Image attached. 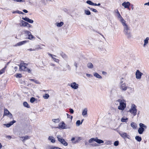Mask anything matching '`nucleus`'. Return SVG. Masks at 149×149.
Wrapping results in <instances>:
<instances>
[{
    "label": "nucleus",
    "mask_w": 149,
    "mask_h": 149,
    "mask_svg": "<svg viewBox=\"0 0 149 149\" xmlns=\"http://www.w3.org/2000/svg\"><path fill=\"white\" fill-rule=\"evenodd\" d=\"M121 24L123 27V31L124 34L128 38L131 37L132 36L130 31V27L129 25L127 24L125 21L121 23Z\"/></svg>",
    "instance_id": "obj_1"
},
{
    "label": "nucleus",
    "mask_w": 149,
    "mask_h": 149,
    "mask_svg": "<svg viewBox=\"0 0 149 149\" xmlns=\"http://www.w3.org/2000/svg\"><path fill=\"white\" fill-rule=\"evenodd\" d=\"M116 102H119V105L118 107V109L120 110H123L126 107V102L125 100L123 99H119Z\"/></svg>",
    "instance_id": "obj_2"
},
{
    "label": "nucleus",
    "mask_w": 149,
    "mask_h": 149,
    "mask_svg": "<svg viewBox=\"0 0 149 149\" xmlns=\"http://www.w3.org/2000/svg\"><path fill=\"white\" fill-rule=\"evenodd\" d=\"M136 107L134 104H132L131 108L129 110V111L133 114L134 116H135L136 114L137 110L136 109Z\"/></svg>",
    "instance_id": "obj_3"
},
{
    "label": "nucleus",
    "mask_w": 149,
    "mask_h": 149,
    "mask_svg": "<svg viewBox=\"0 0 149 149\" xmlns=\"http://www.w3.org/2000/svg\"><path fill=\"white\" fill-rule=\"evenodd\" d=\"M27 64L23 62H21L19 65V70L20 71H25L28 70V68H27Z\"/></svg>",
    "instance_id": "obj_4"
},
{
    "label": "nucleus",
    "mask_w": 149,
    "mask_h": 149,
    "mask_svg": "<svg viewBox=\"0 0 149 149\" xmlns=\"http://www.w3.org/2000/svg\"><path fill=\"white\" fill-rule=\"evenodd\" d=\"M119 88L122 91H126L128 88H129L131 89H132L131 88L128 87L127 86L126 84L125 83H123V82H121Z\"/></svg>",
    "instance_id": "obj_5"
},
{
    "label": "nucleus",
    "mask_w": 149,
    "mask_h": 149,
    "mask_svg": "<svg viewBox=\"0 0 149 149\" xmlns=\"http://www.w3.org/2000/svg\"><path fill=\"white\" fill-rule=\"evenodd\" d=\"M4 115L7 116L10 118H13L12 115L6 109H4Z\"/></svg>",
    "instance_id": "obj_6"
},
{
    "label": "nucleus",
    "mask_w": 149,
    "mask_h": 149,
    "mask_svg": "<svg viewBox=\"0 0 149 149\" xmlns=\"http://www.w3.org/2000/svg\"><path fill=\"white\" fill-rule=\"evenodd\" d=\"M58 128L59 129H67L68 127L66 126V125L63 122L60 123L58 125Z\"/></svg>",
    "instance_id": "obj_7"
},
{
    "label": "nucleus",
    "mask_w": 149,
    "mask_h": 149,
    "mask_svg": "<svg viewBox=\"0 0 149 149\" xmlns=\"http://www.w3.org/2000/svg\"><path fill=\"white\" fill-rule=\"evenodd\" d=\"M136 78L137 79H140L141 76L143 74L139 70H137L136 72Z\"/></svg>",
    "instance_id": "obj_8"
},
{
    "label": "nucleus",
    "mask_w": 149,
    "mask_h": 149,
    "mask_svg": "<svg viewBox=\"0 0 149 149\" xmlns=\"http://www.w3.org/2000/svg\"><path fill=\"white\" fill-rule=\"evenodd\" d=\"M79 85L75 82H73L71 83L70 86L73 89H77L79 88Z\"/></svg>",
    "instance_id": "obj_9"
},
{
    "label": "nucleus",
    "mask_w": 149,
    "mask_h": 149,
    "mask_svg": "<svg viewBox=\"0 0 149 149\" xmlns=\"http://www.w3.org/2000/svg\"><path fill=\"white\" fill-rule=\"evenodd\" d=\"M24 32L28 36V39L31 40L34 38V36L31 34V33L30 31L27 30H24Z\"/></svg>",
    "instance_id": "obj_10"
},
{
    "label": "nucleus",
    "mask_w": 149,
    "mask_h": 149,
    "mask_svg": "<svg viewBox=\"0 0 149 149\" xmlns=\"http://www.w3.org/2000/svg\"><path fill=\"white\" fill-rule=\"evenodd\" d=\"M28 41V40H24L22 41H21L17 43L15 45H14V46H20L26 44Z\"/></svg>",
    "instance_id": "obj_11"
},
{
    "label": "nucleus",
    "mask_w": 149,
    "mask_h": 149,
    "mask_svg": "<svg viewBox=\"0 0 149 149\" xmlns=\"http://www.w3.org/2000/svg\"><path fill=\"white\" fill-rule=\"evenodd\" d=\"M21 138L20 140L23 142L24 143L25 141L30 139V137L26 136H25L19 137Z\"/></svg>",
    "instance_id": "obj_12"
},
{
    "label": "nucleus",
    "mask_w": 149,
    "mask_h": 149,
    "mask_svg": "<svg viewBox=\"0 0 149 149\" xmlns=\"http://www.w3.org/2000/svg\"><path fill=\"white\" fill-rule=\"evenodd\" d=\"M22 19L30 23H33V20L29 19V18L27 17H22Z\"/></svg>",
    "instance_id": "obj_13"
},
{
    "label": "nucleus",
    "mask_w": 149,
    "mask_h": 149,
    "mask_svg": "<svg viewBox=\"0 0 149 149\" xmlns=\"http://www.w3.org/2000/svg\"><path fill=\"white\" fill-rule=\"evenodd\" d=\"M130 3L129 2H124L122 4V6L124 7L125 8H128V6L130 5Z\"/></svg>",
    "instance_id": "obj_14"
},
{
    "label": "nucleus",
    "mask_w": 149,
    "mask_h": 149,
    "mask_svg": "<svg viewBox=\"0 0 149 149\" xmlns=\"http://www.w3.org/2000/svg\"><path fill=\"white\" fill-rule=\"evenodd\" d=\"M117 16L119 18V20L121 23H122L125 21L121 16L120 13H118L117 14Z\"/></svg>",
    "instance_id": "obj_15"
},
{
    "label": "nucleus",
    "mask_w": 149,
    "mask_h": 149,
    "mask_svg": "<svg viewBox=\"0 0 149 149\" xmlns=\"http://www.w3.org/2000/svg\"><path fill=\"white\" fill-rule=\"evenodd\" d=\"M16 121L15 120H13V121L10 122V123L4 124V125H5L7 127H10L14 123H15Z\"/></svg>",
    "instance_id": "obj_16"
},
{
    "label": "nucleus",
    "mask_w": 149,
    "mask_h": 149,
    "mask_svg": "<svg viewBox=\"0 0 149 149\" xmlns=\"http://www.w3.org/2000/svg\"><path fill=\"white\" fill-rule=\"evenodd\" d=\"M37 47L35 48L36 50H38L39 49H43L44 47H45V45H37Z\"/></svg>",
    "instance_id": "obj_17"
},
{
    "label": "nucleus",
    "mask_w": 149,
    "mask_h": 149,
    "mask_svg": "<svg viewBox=\"0 0 149 149\" xmlns=\"http://www.w3.org/2000/svg\"><path fill=\"white\" fill-rule=\"evenodd\" d=\"M149 40V38L148 37H146L145 39L144 40V43L143 45L144 47H145L146 45L148 42V40Z\"/></svg>",
    "instance_id": "obj_18"
},
{
    "label": "nucleus",
    "mask_w": 149,
    "mask_h": 149,
    "mask_svg": "<svg viewBox=\"0 0 149 149\" xmlns=\"http://www.w3.org/2000/svg\"><path fill=\"white\" fill-rule=\"evenodd\" d=\"M57 137L58 141L61 143H62V142H63L64 139H63L62 137H61L60 135H58Z\"/></svg>",
    "instance_id": "obj_19"
},
{
    "label": "nucleus",
    "mask_w": 149,
    "mask_h": 149,
    "mask_svg": "<svg viewBox=\"0 0 149 149\" xmlns=\"http://www.w3.org/2000/svg\"><path fill=\"white\" fill-rule=\"evenodd\" d=\"M60 54L63 58L65 59L67 58V56L62 52H61L60 53Z\"/></svg>",
    "instance_id": "obj_20"
},
{
    "label": "nucleus",
    "mask_w": 149,
    "mask_h": 149,
    "mask_svg": "<svg viewBox=\"0 0 149 149\" xmlns=\"http://www.w3.org/2000/svg\"><path fill=\"white\" fill-rule=\"evenodd\" d=\"M87 109L86 108L83 111L82 114L84 117H86L87 116Z\"/></svg>",
    "instance_id": "obj_21"
},
{
    "label": "nucleus",
    "mask_w": 149,
    "mask_h": 149,
    "mask_svg": "<svg viewBox=\"0 0 149 149\" xmlns=\"http://www.w3.org/2000/svg\"><path fill=\"white\" fill-rule=\"evenodd\" d=\"M130 125L133 129H136L137 127L136 124L134 122H132L131 123Z\"/></svg>",
    "instance_id": "obj_22"
},
{
    "label": "nucleus",
    "mask_w": 149,
    "mask_h": 149,
    "mask_svg": "<svg viewBox=\"0 0 149 149\" xmlns=\"http://www.w3.org/2000/svg\"><path fill=\"white\" fill-rule=\"evenodd\" d=\"M145 129L143 128L139 127L138 130V132L140 134H142Z\"/></svg>",
    "instance_id": "obj_23"
},
{
    "label": "nucleus",
    "mask_w": 149,
    "mask_h": 149,
    "mask_svg": "<svg viewBox=\"0 0 149 149\" xmlns=\"http://www.w3.org/2000/svg\"><path fill=\"white\" fill-rule=\"evenodd\" d=\"M95 142L99 144L103 143L104 142L103 140L98 139L97 137H96Z\"/></svg>",
    "instance_id": "obj_24"
},
{
    "label": "nucleus",
    "mask_w": 149,
    "mask_h": 149,
    "mask_svg": "<svg viewBox=\"0 0 149 149\" xmlns=\"http://www.w3.org/2000/svg\"><path fill=\"white\" fill-rule=\"evenodd\" d=\"M94 76L97 78L101 79L102 78V77L97 73H94L93 74Z\"/></svg>",
    "instance_id": "obj_25"
},
{
    "label": "nucleus",
    "mask_w": 149,
    "mask_h": 149,
    "mask_svg": "<svg viewBox=\"0 0 149 149\" xmlns=\"http://www.w3.org/2000/svg\"><path fill=\"white\" fill-rule=\"evenodd\" d=\"M119 134L121 137L124 138H125L127 137V134L126 133L124 132L122 133H120Z\"/></svg>",
    "instance_id": "obj_26"
},
{
    "label": "nucleus",
    "mask_w": 149,
    "mask_h": 149,
    "mask_svg": "<svg viewBox=\"0 0 149 149\" xmlns=\"http://www.w3.org/2000/svg\"><path fill=\"white\" fill-rule=\"evenodd\" d=\"M21 23L22 24V25H20L21 26H27V25H28V23L26 22L23 20L21 21Z\"/></svg>",
    "instance_id": "obj_27"
},
{
    "label": "nucleus",
    "mask_w": 149,
    "mask_h": 149,
    "mask_svg": "<svg viewBox=\"0 0 149 149\" xmlns=\"http://www.w3.org/2000/svg\"><path fill=\"white\" fill-rule=\"evenodd\" d=\"M128 118L125 117L122 118L121 119V121L122 122H126L127 121Z\"/></svg>",
    "instance_id": "obj_28"
},
{
    "label": "nucleus",
    "mask_w": 149,
    "mask_h": 149,
    "mask_svg": "<svg viewBox=\"0 0 149 149\" xmlns=\"http://www.w3.org/2000/svg\"><path fill=\"white\" fill-rule=\"evenodd\" d=\"M49 140H50L51 142L52 143H54L55 141V139L53 136H49L48 138Z\"/></svg>",
    "instance_id": "obj_29"
},
{
    "label": "nucleus",
    "mask_w": 149,
    "mask_h": 149,
    "mask_svg": "<svg viewBox=\"0 0 149 149\" xmlns=\"http://www.w3.org/2000/svg\"><path fill=\"white\" fill-rule=\"evenodd\" d=\"M64 24V23L63 22H61L59 23H56V25L58 27H61Z\"/></svg>",
    "instance_id": "obj_30"
},
{
    "label": "nucleus",
    "mask_w": 149,
    "mask_h": 149,
    "mask_svg": "<svg viewBox=\"0 0 149 149\" xmlns=\"http://www.w3.org/2000/svg\"><path fill=\"white\" fill-rule=\"evenodd\" d=\"M139 126L141 128H143L146 129L147 128V127L146 125L142 123H140L139 124Z\"/></svg>",
    "instance_id": "obj_31"
},
{
    "label": "nucleus",
    "mask_w": 149,
    "mask_h": 149,
    "mask_svg": "<svg viewBox=\"0 0 149 149\" xmlns=\"http://www.w3.org/2000/svg\"><path fill=\"white\" fill-rule=\"evenodd\" d=\"M135 139L138 141L140 142L141 140V138L139 136H136L135 137Z\"/></svg>",
    "instance_id": "obj_32"
},
{
    "label": "nucleus",
    "mask_w": 149,
    "mask_h": 149,
    "mask_svg": "<svg viewBox=\"0 0 149 149\" xmlns=\"http://www.w3.org/2000/svg\"><path fill=\"white\" fill-rule=\"evenodd\" d=\"M87 67L89 68H92L93 66V64L91 63H89L87 64Z\"/></svg>",
    "instance_id": "obj_33"
},
{
    "label": "nucleus",
    "mask_w": 149,
    "mask_h": 149,
    "mask_svg": "<svg viewBox=\"0 0 149 149\" xmlns=\"http://www.w3.org/2000/svg\"><path fill=\"white\" fill-rule=\"evenodd\" d=\"M51 1V0H42V2L45 5H46L48 1Z\"/></svg>",
    "instance_id": "obj_34"
},
{
    "label": "nucleus",
    "mask_w": 149,
    "mask_h": 149,
    "mask_svg": "<svg viewBox=\"0 0 149 149\" xmlns=\"http://www.w3.org/2000/svg\"><path fill=\"white\" fill-rule=\"evenodd\" d=\"M96 138H91L88 141V142L89 143H91L93 142V141H95Z\"/></svg>",
    "instance_id": "obj_35"
},
{
    "label": "nucleus",
    "mask_w": 149,
    "mask_h": 149,
    "mask_svg": "<svg viewBox=\"0 0 149 149\" xmlns=\"http://www.w3.org/2000/svg\"><path fill=\"white\" fill-rule=\"evenodd\" d=\"M52 121L55 123H58L60 121V120L59 118L56 119H53L52 120Z\"/></svg>",
    "instance_id": "obj_36"
},
{
    "label": "nucleus",
    "mask_w": 149,
    "mask_h": 149,
    "mask_svg": "<svg viewBox=\"0 0 149 149\" xmlns=\"http://www.w3.org/2000/svg\"><path fill=\"white\" fill-rule=\"evenodd\" d=\"M6 68V67H5L4 68H3L0 70V74H1L5 72V71Z\"/></svg>",
    "instance_id": "obj_37"
},
{
    "label": "nucleus",
    "mask_w": 149,
    "mask_h": 149,
    "mask_svg": "<svg viewBox=\"0 0 149 149\" xmlns=\"http://www.w3.org/2000/svg\"><path fill=\"white\" fill-rule=\"evenodd\" d=\"M37 99L33 97H32L30 100V102L32 103H33L35 100H36Z\"/></svg>",
    "instance_id": "obj_38"
},
{
    "label": "nucleus",
    "mask_w": 149,
    "mask_h": 149,
    "mask_svg": "<svg viewBox=\"0 0 149 149\" xmlns=\"http://www.w3.org/2000/svg\"><path fill=\"white\" fill-rule=\"evenodd\" d=\"M23 105L25 107H26L27 108H29L30 107L27 103L26 102H25L23 103Z\"/></svg>",
    "instance_id": "obj_39"
},
{
    "label": "nucleus",
    "mask_w": 149,
    "mask_h": 149,
    "mask_svg": "<svg viewBox=\"0 0 149 149\" xmlns=\"http://www.w3.org/2000/svg\"><path fill=\"white\" fill-rule=\"evenodd\" d=\"M84 12L85 14L87 15H89L91 14V12L89 10H85Z\"/></svg>",
    "instance_id": "obj_40"
},
{
    "label": "nucleus",
    "mask_w": 149,
    "mask_h": 149,
    "mask_svg": "<svg viewBox=\"0 0 149 149\" xmlns=\"http://www.w3.org/2000/svg\"><path fill=\"white\" fill-rule=\"evenodd\" d=\"M80 124H81V123L80 121V120H78L76 122V125L77 126H79Z\"/></svg>",
    "instance_id": "obj_41"
},
{
    "label": "nucleus",
    "mask_w": 149,
    "mask_h": 149,
    "mask_svg": "<svg viewBox=\"0 0 149 149\" xmlns=\"http://www.w3.org/2000/svg\"><path fill=\"white\" fill-rule=\"evenodd\" d=\"M49 97V95L48 94L46 93L43 95V97L45 99H48Z\"/></svg>",
    "instance_id": "obj_42"
},
{
    "label": "nucleus",
    "mask_w": 149,
    "mask_h": 149,
    "mask_svg": "<svg viewBox=\"0 0 149 149\" xmlns=\"http://www.w3.org/2000/svg\"><path fill=\"white\" fill-rule=\"evenodd\" d=\"M86 3H87L89 4V5H93V3L91 1L88 0L86 1Z\"/></svg>",
    "instance_id": "obj_43"
},
{
    "label": "nucleus",
    "mask_w": 149,
    "mask_h": 149,
    "mask_svg": "<svg viewBox=\"0 0 149 149\" xmlns=\"http://www.w3.org/2000/svg\"><path fill=\"white\" fill-rule=\"evenodd\" d=\"M62 144H63L64 146H67L68 145V143L66 142L65 141V140L64 139L63 142H62Z\"/></svg>",
    "instance_id": "obj_44"
},
{
    "label": "nucleus",
    "mask_w": 149,
    "mask_h": 149,
    "mask_svg": "<svg viewBox=\"0 0 149 149\" xmlns=\"http://www.w3.org/2000/svg\"><path fill=\"white\" fill-rule=\"evenodd\" d=\"M91 10H92L93 12L95 13L97 12V11L95 9H93L92 8H90V7H88Z\"/></svg>",
    "instance_id": "obj_45"
},
{
    "label": "nucleus",
    "mask_w": 149,
    "mask_h": 149,
    "mask_svg": "<svg viewBox=\"0 0 149 149\" xmlns=\"http://www.w3.org/2000/svg\"><path fill=\"white\" fill-rule=\"evenodd\" d=\"M54 57H54V58H53V60L56 63H59V60L58 59Z\"/></svg>",
    "instance_id": "obj_46"
},
{
    "label": "nucleus",
    "mask_w": 149,
    "mask_h": 149,
    "mask_svg": "<svg viewBox=\"0 0 149 149\" xmlns=\"http://www.w3.org/2000/svg\"><path fill=\"white\" fill-rule=\"evenodd\" d=\"M90 146L92 147H95L97 146V144L96 143H93L91 144Z\"/></svg>",
    "instance_id": "obj_47"
},
{
    "label": "nucleus",
    "mask_w": 149,
    "mask_h": 149,
    "mask_svg": "<svg viewBox=\"0 0 149 149\" xmlns=\"http://www.w3.org/2000/svg\"><path fill=\"white\" fill-rule=\"evenodd\" d=\"M13 1H16V2H24V0H12Z\"/></svg>",
    "instance_id": "obj_48"
},
{
    "label": "nucleus",
    "mask_w": 149,
    "mask_h": 149,
    "mask_svg": "<svg viewBox=\"0 0 149 149\" xmlns=\"http://www.w3.org/2000/svg\"><path fill=\"white\" fill-rule=\"evenodd\" d=\"M119 142L118 141H116L114 143V145L115 146H117L118 145Z\"/></svg>",
    "instance_id": "obj_49"
},
{
    "label": "nucleus",
    "mask_w": 149,
    "mask_h": 149,
    "mask_svg": "<svg viewBox=\"0 0 149 149\" xmlns=\"http://www.w3.org/2000/svg\"><path fill=\"white\" fill-rule=\"evenodd\" d=\"M30 81H34L36 83V84H38V81H37V80H35V79H30Z\"/></svg>",
    "instance_id": "obj_50"
},
{
    "label": "nucleus",
    "mask_w": 149,
    "mask_h": 149,
    "mask_svg": "<svg viewBox=\"0 0 149 149\" xmlns=\"http://www.w3.org/2000/svg\"><path fill=\"white\" fill-rule=\"evenodd\" d=\"M16 77H19L20 78L22 77L21 74L19 73H17L16 75Z\"/></svg>",
    "instance_id": "obj_51"
},
{
    "label": "nucleus",
    "mask_w": 149,
    "mask_h": 149,
    "mask_svg": "<svg viewBox=\"0 0 149 149\" xmlns=\"http://www.w3.org/2000/svg\"><path fill=\"white\" fill-rule=\"evenodd\" d=\"M48 54L49 56H50L52 57V59H53V58H54V57H56V56L54 55H52L50 53H49Z\"/></svg>",
    "instance_id": "obj_52"
},
{
    "label": "nucleus",
    "mask_w": 149,
    "mask_h": 149,
    "mask_svg": "<svg viewBox=\"0 0 149 149\" xmlns=\"http://www.w3.org/2000/svg\"><path fill=\"white\" fill-rule=\"evenodd\" d=\"M48 54L49 56H50L52 57V59H53V58H54V57H56V56L54 55H52L50 53H49Z\"/></svg>",
    "instance_id": "obj_53"
},
{
    "label": "nucleus",
    "mask_w": 149,
    "mask_h": 149,
    "mask_svg": "<svg viewBox=\"0 0 149 149\" xmlns=\"http://www.w3.org/2000/svg\"><path fill=\"white\" fill-rule=\"evenodd\" d=\"M111 143V141H108L106 142V143L107 145H110Z\"/></svg>",
    "instance_id": "obj_54"
},
{
    "label": "nucleus",
    "mask_w": 149,
    "mask_h": 149,
    "mask_svg": "<svg viewBox=\"0 0 149 149\" xmlns=\"http://www.w3.org/2000/svg\"><path fill=\"white\" fill-rule=\"evenodd\" d=\"M66 114H67L68 118H70L71 120L72 119V118H73L72 116H70V115H69L68 113H67Z\"/></svg>",
    "instance_id": "obj_55"
},
{
    "label": "nucleus",
    "mask_w": 149,
    "mask_h": 149,
    "mask_svg": "<svg viewBox=\"0 0 149 149\" xmlns=\"http://www.w3.org/2000/svg\"><path fill=\"white\" fill-rule=\"evenodd\" d=\"M69 110H70V112L71 113H74V110L70 108Z\"/></svg>",
    "instance_id": "obj_56"
},
{
    "label": "nucleus",
    "mask_w": 149,
    "mask_h": 149,
    "mask_svg": "<svg viewBox=\"0 0 149 149\" xmlns=\"http://www.w3.org/2000/svg\"><path fill=\"white\" fill-rule=\"evenodd\" d=\"M74 65L76 67V69L77 67V64L76 62H74Z\"/></svg>",
    "instance_id": "obj_57"
},
{
    "label": "nucleus",
    "mask_w": 149,
    "mask_h": 149,
    "mask_svg": "<svg viewBox=\"0 0 149 149\" xmlns=\"http://www.w3.org/2000/svg\"><path fill=\"white\" fill-rule=\"evenodd\" d=\"M36 50V49H35H35H32V48H30V49H28V50L29 51H35Z\"/></svg>",
    "instance_id": "obj_58"
},
{
    "label": "nucleus",
    "mask_w": 149,
    "mask_h": 149,
    "mask_svg": "<svg viewBox=\"0 0 149 149\" xmlns=\"http://www.w3.org/2000/svg\"><path fill=\"white\" fill-rule=\"evenodd\" d=\"M66 67L69 70H71L70 68L69 65H67Z\"/></svg>",
    "instance_id": "obj_59"
},
{
    "label": "nucleus",
    "mask_w": 149,
    "mask_h": 149,
    "mask_svg": "<svg viewBox=\"0 0 149 149\" xmlns=\"http://www.w3.org/2000/svg\"><path fill=\"white\" fill-rule=\"evenodd\" d=\"M25 71H27L29 73H31V70L30 69L28 68V70H27Z\"/></svg>",
    "instance_id": "obj_60"
},
{
    "label": "nucleus",
    "mask_w": 149,
    "mask_h": 149,
    "mask_svg": "<svg viewBox=\"0 0 149 149\" xmlns=\"http://www.w3.org/2000/svg\"><path fill=\"white\" fill-rule=\"evenodd\" d=\"M26 26L28 28H29L31 27L32 26L31 25L29 24L28 23V25H27V26Z\"/></svg>",
    "instance_id": "obj_61"
},
{
    "label": "nucleus",
    "mask_w": 149,
    "mask_h": 149,
    "mask_svg": "<svg viewBox=\"0 0 149 149\" xmlns=\"http://www.w3.org/2000/svg\"><path fill=\"white\" fill-rule=\"evenodd\" d=\"M17 13L19 14H24V13L22 12L19 11H17Z\"/></svg>",
    "instance_id": "obj_62"
},
{
    "label": "nucleus",
    "mask_w": 149,
    "mask_h": 149,
    "mask_svg": "<svg viewBox=\"0 0 149 149\" xmlns=\"http://www.w3.org/2000/svg\"><path fill=\"white\" fill-rule=\"evenodd\" d=\"M52 149H63L59 148L58 147H54Z\"/></svg>",
    "instance_id": "obj_63"
},
{
    "label": "nucleus",
    "mask_w": 149,
    "mask_h": 149,
    "mask_svg": "<svg viewBox=\"0 0 149 149\" xmlns=\"http://www.w3.org/2000/svg\"><path fill=\"white\" fill-rule=\"evenodd\" d=\"M23 11L24 13H28V11H27V10H25V9L23 10Z\"/></svg>",
    "instance_id": "obj_64"
}]
</instances>
